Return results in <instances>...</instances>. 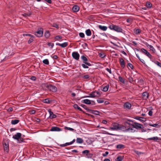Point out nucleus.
<instances>
[{
    "label": "nucleus",
    "mask_w": 161,
    "mask_h": 161,
    "mask_svg": "<svg viewBox=\"0 0 161 161\" xmlns=\"http://www.w3.org/2000/svg\"><path fill=\"white\" fill-rule=\"evenodd\" d=\"M108 28L112 30H114L117 32H121L125 34L122 28L120 26L112 24L109 26Z\"/></svg>",
    "instance_id": "obj_1"
},
{
    "label": "nucleus",
    "mask_w": 161,
    "mask_h": 161,
    "mask_svg": "<svg viewBox=\"0 0 161 161\" xmlns=\"http://www.w3.org/2000/svg\"><path fill=\"white\" fill-rule=\"evenodd\" d=\"M81 58L83 61V64H81V66L84 69H88V66H91L92 64L90 63L87 62V58L84 55H82L81 57Z\"/></svg>",
    "instance_id": "obj_2"
},
{
    "label": "nucleus",
    "mask_w": 161,
    "mask_h": 161,
    "mask_svg": "<svg viewBox=\"0 0 161 161\" xmlns=\"http://www.w3.org/2000/svg\"><path fill=\"white\" fill-rule=\"evenodd\" d=\"M119 130H122L125 132H133L134 129L133 128L130 127L127 128L126 126L121 125H119Z\"/></svg>",
    "instance_id": "obj_3"
},
{
    "label": "nucleus",
    "mask_w": 161,
    "mask_h": 161,
    "mask_svg": "<svg viewBox=\"0 0 161 161\" xmlns=\"http://www.w3.org/2000/svg\"><path fill=\"white\" fill-rule=\"evenodd\" d=\"M21 134L20 133H17L13 136V138L17 140L18 143H20L23 142V139L21 137Z\"/></svg>",
    "instance_id": "obj_4"
},
{
    "label": "nucleus",
    "mask_w": 161,
    "mask_h": 161,
    "mask_svg": "<svg viewBox=\"0 0 161 161\" xmlns=\"http://www.w3.org/2000/svg\"><path fill=\"white\" fill-rule=\"evenodd\" d=\"M134 122L131 119H128L125 122V125L126 126L127 128H129L130 127H131V126L133 127Z\"/></svg>",
    "instance_id": "obj_5"
},
{
    "label": "nucleus",
    "mask_w": 161,
    "mask_h": 161,
    "mask_svg": "<svg viewBox=\"0 0 161 161\" xmlns=\"http://www.w3.org/2000/svg\"><path fill=\"white\" fill-rule=\"evenodd\" d=\"M82 153L85 155V157L87 158H91L93 156V154L89 153L88 150H85L82 151Z\"/></svg>",
    "instance_id": "obj_6"
},
{
    "label": "nucleus",
    "mask_w": 161,
    "mask_h": 161,
    "mask_svg": "<svg viewBox=\"0 0 161 161\" xmlns=\"http://www.w3.org/2000/svg\"><path fill=\"white\" fill-rule=\"evenodd\" d=\"M47 87L50 91L53 92H56L57 91V88L55 86L52 85H49L47 86Z\"/></svg>",
    "instance_id": "obj_7"
},
{
    "label": "nucleus",
    "mask_w": 161,
    "mask_h": 161,
    "mask_svg": "<svg viewBox=\"0 0 161 161\" xmlns=\"http://www.w3.org/2000/svg\"><path fill=\"white\" fill-rule=\"evenodd\" d=\"M3 54H8L9 56H12L14 54L13 52L10 51L9 49L5 48L3 51Z\"/></svg>",
    "instance_id": "obj_8"
},
{
    "label": "nucleus",
    "mask_w": 161,
    "mask_h": 161,
    "mask_svg": "<svg viewBox=\"0 0 161 161\" xmlns=\"http://www.w3.org/2000/svg\"><path fill=\"white\" fill-rule=\"evenodd\" d=\"M144 126L143 125L138 123L137 122H134L133 127H132L134 130V128H135L137 129H141L143 128Z\"/></svg>",
    "instance_id": "obj_9"
},
{
    "label": "nucleus",
    "mask_w": 161,
    "mask_h": 161,
    "mask_svg": "<svg viewBox=\"0 0 161 161\" xmlns=\"http://www.w3.org/2000/svg\"><path fill=\"white\" fill-rule=\"evenodd\" d=\"M43 34V31L42 29L38 30L37 31L35 32V35L37 37H42Z\"/></svg>",
    "instance_id": "obj_10"
},
{
    "label": "nucleus",
    "mask_w": 161,
    "mask_h": 161,
    "mask_svg": "<svg viewBox=\"0 0 161 161\" xmlns=\"http://www.w3.org/2000/svg\"><path fill=\"white\" fill-rule=\"evenodd\" d=\"M72 56L73 58L76 60H78L80 58V54L77 52H74L72 53Z\"/></svg>",
    "instance_id": "obj_11"
},
{
    "label": "nucleus",
    "mask_w": 161,
    "mask_h": 161,
    "mask_svg": "<svg viewBox=\"0 0 161 161\" xmlns=\"http://www.w3.org/2000/svg\"><path fill=\"white\" fill-rule=\"evenodd\" d=\"M141 51L143 53L146 55L149 58H151L152 55L146 50L144 48H142Z\"/></svg>",
    "instance_id": "obj_12"
},
{
    "label": "nucleus",
    "mask_w": 161,
    "mask_h": 161,
    "mask_svg": "<svg viewBox=\"0 0 161 161\" xmlns=\"http://www.w3.org/2000/svg\"><path fill=\"white\" fill-rule=\"evenodd\" d=\"M124 107L125 109H130L131 107V105L129 103L126 102L124 103Z\"/></svg>",
    "instance_id": "obj_13"
},
{
    "label": "nucleus",
    "mask_w": 161,
    "mask_h": 161,
    "mask_svg": "<svg viewBox=\"0 0 161 161\" xmlns=\"http://www.w3.org/2000/svg\"><path fill=\"white\" fill-rule=\"evenodd\" d=\"M48 112L50 114L49 117L50 119H52L55 118L57 117V116L55 114H53V113L51 111L50 109H49L48 110Z\"/></svg>",
    "instance_id": "obj_14"
},
{
    "label": "nucleus",
    "mask_w": 161,
    "mask_h": 161,
    "mask_svg": "<svg viewBox=\"0 0 161 161\" xmlns=\"http://www.w3.org/2000/svg\"><path fill=\"white\" fill-rule=\"evenodd\" d=\"M61 130L60 128L56 127L54 126L51 128L50 131H59Z\"/></svg>",
    "instance_id": "obj_15"
},
{
    "label": "nucleus",
    "mask_w": 161,
    "mask_h": 161,
    "mask_svg": "<svg viewBox=\"0 0 161 161\" xmlns=\"http://www.w3.org/2000/svg\"><path fill=\"white\" fill-rule=\"evenodd\" d=\"M119 125H114L112 127L110 128V129L113 130H119Z\"/></svg>",
    "instance_id": "obj_16"
},
{
    "label": "nucleus",
    "mask_w": 161,
    "mask_h": 161,
    "mask_svg": "<svg viewBox=\"0 0 161 161\" xmlns=\"http://www.w3.org/2000/svg\"><path fill=\"white\" fill-rule=\"evenodd\" d=\"M81 102L82 103H83L87 104H91V100H90L88 99L82 100L81 101Z\"/></svg>",
    "instance_id": "obj_17"
},
{
    "label": "nucleus",
    "mask_w": 161,
    "mask_h": 161,
    "mask_svg": "<svg viewBox=\"0 0 161 161\" xmlns=\"http://www.w3.org/2000/svg\"><path fill=\"white\" fill-rule=\"evenodd\" d=\"M142 96L144 99H147L148 98L149 94L147 92H144L142 93Z\"/></svg>",
    "instance_id": "obj_18"
},
{
    "label": "nucleus",
    "mask_w": 161,
    "mask_h": 161,
    "mask_svg": "<svg viewBox=\"0 0 161 161\" xmlns=\"http://www.w3.org/2000/svg\"><path fill=\"white\" fill-rule=\"evenodd\" d=\"M79 8L77 5L74 6L72 8V10L74 12H77L79 10Z\"/></svg>",
    "instance_id": "obj_19"
},
{
    "label": "nucleus",
    "mask_w": 161,
    "mask_h": 161,
    "mask_svg": "<svg viewBox=\"0 0 161 161\" xmlns=\"http://www.w3.org/2000/svg\"><path fill=\"white\" fill-rule=\"evenodd\" d=\"M135 119L141 122H144L145 121V119L143 117L137 116L135 117Z\"/></svg>",
    "instance_id": "obj_20"
},
{
    "label": "nucleus",
    "mask_w": 161,
    "mask_h": 161,
    "mask_svg": "<svg viewBox=\"0 0 161 161\" xmlns=\"http://www.w3.org/2000/svg\"><path fill=\"white\" fill-rule=\"evenodd\" d=\"M109 87V85H107L106 86H104L103 88H101V90L103 92H106L108 90Z\"/></svg>",
    "instance_id": "obj_21"
},
{
    "label": "nucleus",
    "mask_w": 161,
    "mask_h": 161,
    "mask_svg": "<svg viewBox=\"0 0 161 161\" xmlns=\"http://www.w3.org/2000/svg\"><path fill=\"white\" fill-rule=\"evenodd\" d=\"M120 64L121 67L123 68H124L125 67V63L124 60L123 58H121L120 59Z\"/></svg>",
    "instance_id": "obj_22"
},
{
    "label": "nucleus",
    "mask_w": 161,
    "mask_h": 161,
    "mask_svg": "<svg viewBox=\"0 0 161 161\" xmlns=\"http://www.w3.org/2000/svg\"><path fill=\"white\" fill-rule=\"evenodd\" d=\"M99 28L101 30L103 31H106L107 29V27L105 26H102V25H99L98 26Z\"/></svg>",
    "instance_id": "obj_23"
},
{
    "label": "nucleus",
    "mask_w": 161,
    "mask_h": 161,
    "mask_svg": "<svg viewBox=\"0 0 161 161\" xmlns=\"http://www.w3.org/2000/svg\"><path fill=\"white\" fill-rule=\"evenodd\" d=\"M19 121V120L17 119H12L11 121V123L12 124L15 125L18 124Z\"/></svg>",
    "instance_id": "obj_24"
},
{
    "label": "nucleus",
    "mask_w": 161,
    "mask_h": 161,
    "mask_svg": "<svg viewBox=\"0 0 161 161\" xmlns=\"http://www.w3.org/2000/svg\"><path fill=\"white\" fill-rule=\"evenodd\" d=\"M134 32L136 35H138L141 32V30L139 29H135L133 30Z\"/></svg>",
    "instance_id": "obj_25"
},
{
    "label": "nucleus",
    "mask_w": 161,
    "mask_h": 161,
    "mask_svg": "<svg viewBox=\"0 0 161 161\" xmlns=\"http://www.w3.org/2000/svg\"><path fill=\"white\" fill-rule=\"evenodd\" d=\"M4 149L5 151L6 152H8V144L6 143H5L3 145Z\"/></svg>",
    "instance_id": "obj_26"
},
{
    "label": "nucleus",
    "mask_w": 161,
    "mask_h": 161,
    "mask_svg": "<svg viewBox=\"0 0 161 161\" xmlns=\"http://www.w3.org/2000/svg\"><path fill=\"white\" fill-rule=\"evenodd\" d=\"M146 45L147 47L149 48L151 50L154 52L155 51V49L152 45H150L148 44L147 43V44Z\"/></svg>",
    "instance_id": "obj_27"
},
{
    "label": "nucleus",
    "mask_w": 161,
    "mask_h": 161,
    "mask_svg": "<svg viewBox=\"0 0 161 161\" xmlns=\"http://www.w3.org/2000/svg\"><path fill=\"white\" fill-rule=\"evenodd\" d=\"M86 35L88 36H90L92 34V32L90 29L86 30L85 31Z\"/></svg>",
    "instance_id": "obj_28"
},
{
    "label": "nucleus",
    "mask_w": 161,
    "mask_h": 161,
    "mask_svg": "<svg viewBox=\"0 0 161 161\" xmlns=\"http://www.w3.org/2000/svg\"><path fill=\"white\" fill-rule=\"evenodd\" d=\"M146 6L147 8H150L152 7V5L150 2L147 1L146 3Z\"/></svg>",
    "instance_id": "obj_29"
},
{
    "label": "nucleus",
    "mask_w": 161,
    "mask_h": 161,
    "mask_svg": "<svg viewBox=\"0 0 161 161\" xmlns=\"http://www.w3.org/2000/svg\"><path fill=\"white\" fill-rule=\"evenodd\" d=\"M125 145L122 144H118L116 146V148L119 149L124 148H125Z\"/></svg>",
    "instance_id": "obj_30"
},
{
    "label": "nucleus",
    "mask_w": 161,
    "mask_h": 161,
    "mask_svg": "<svg viewBox=\"0 0 161 161\" xmlns=\"http://www.w3.org/2000/svg\"><path fill=\"white\" fill-rule=\"evenodd\" d=\"M76 142L77 143L81 144L83 143V140L81 138H77L76 140Z\"/></svg>",
    "instance_id": "obj_31"
},
{
    "label": "nucleus",
    "mask_w": 161,
    "mask_h": 161,
    "mask_svg": "<svg viewBox=\"0 0 161 161\" xmlns=\"http://www.w3.org/2000/svg\"><path fill=\"white\" fill-rule=\"evenodd\" d=\"M73 107L77 109L78 110L80 111H83V110L80 107H79L77 104H75L74 105Z\"/></svg>",
    "instance_id": "obj_32"
},
{
    "label": "nucleus",
    "mask_w": 161,
    "mask_h": 161,
    "mask_svg": "<svg viewBox=\"0 0 161 161\" xmlns=\"http://www.w3.org/2000/svg\"><path fill=\"white\" fill-rule=\"evenodd\" d=\"M44 35L46 38H48L50 36V34L49 32L48 31H47L45 32Z\"/></svg>",
    "instance_id": "obj_33"
},
{
    "label": "nucleus",
    "mask_w": 161,
    "mask_h": 161,
    "mask_svg": "<svg viewBox=\"0 0 161 161\" xmlns=\"http://www.w3.org/2000/svg\"><path fill=\"white\" fill-rule=\"evenodd\" d=\"M68 43L67 42H65L61 44L60 46L64 48L66 47L68 45Z\"/></svg>",
    "instance_id": "obj_34"
},
{
    "label": "nucleus",
    "mask_w": 161,
    "mask_h": 161,
    "mask_svg": "<svg viewBox=\"0 0 161 161\" xmlns=\"http://www.w3.org/2000/svg\"><path fill=\"white\" fill-rule=\"evenodd\" d=\"M148 139L150 140H153L156 141H157L159 139L158 137L157 136L150 138Z\"/></svg>",
    "instance_id": "obj_35"
},
{
    "label": "nucleus",
    "mask_w": 161,
    "mask_h": 161,
    "mask_svg": "<svg viewBox=\"0 0 161 161\" xmlns=\"http://www.w3.org/2000/svg\"><path fill=\"white\" fill-rule=\"evenodd\" d=\"M51 102L49 99L46 98L43 100V102L46 103H49Z\"/></svg>",
    "instance_id": "obj_36"
},
{
    "label": "nucleus",
    "mask_w": 161,
    "mask_h": 161,
    "mask_svg": "<svg viewBox=\"0 0 161 161\" xmlns=\"http://www.w3.org/2000/svg\"><path fill=\"white\" fill-rule=\"evenodd\" d=\"M123 159V157L121 156H118L116 159V161H122Z\"/></svg>",
    "instance_id": "obj_37"
},
{
    "label": "nucleus",
    "mask_w": 161,
    "mask_h": 161,
    "mask_svg": "<svg viewBox=\"0 0 161 161\" xmlns=\"http://www.w3.org/2000/svg\"><path fill=\"white\" fill-rule=\"evenodd\" d=\"M97 102L99 103H103L104 102V100L101 98L97 99Z\"/></svg>",
    "instance_id": "obj_38"
},
{
    "label": "nucleus",
    "mask_w": 161,
    "mask_h": 161,
    "mask_svg": "<svg viewBox=\"0 0 161 161\" xmlns=\"http://www.w3.org/2000/svg\"><path fill=\"white\" fill-rule=\"evenodd\" d=\"M62 38V37L60 36H56L55 37L54 39L56 41H60V40Z\"/></svg>",
    "instance_id": "obj_39"
},
{
    "label": "nucleus",
    "mask_w": 161,
    "mask_h": 161,
    "mask_svg": "<svg viewBox=\"0 0 161 161\" xmlns=\"http://www.w3.org/2000/svg\"><path fill=\"white\" fill-rule=\"evenodd\" d=\"M42 62L43 63L47 64L48 65L49 64V62L48 59H45L43 60Z\"/></svg>",
    "instance_id": "obj_40"
},
{
    "label": "nucleus",
    "mask_w": 161,
    "mask_h": 161,
    "mask_svg": "<svg viewBox=\"0 0 161 161\" xmlns=\"http://www.w3.org/2000/svg\"><path fill=\"white\" fill-rule=\"evenodd\" d=\"M119 81L121 82L122 83H124L125 82V80L122 78V77H121L120 76H119Z\"/></svg>",
    "instance_id": "obj_41"
},
{
    "label": "nucleus",
    "mask_w": 161,
    "mask_h": 161,
    "mask_svg": "<svg viewBox=\"0 0 161 161\" xmlns=\"http://www.w3.org/2000/svg\"><path fill=\"white\" fill-rule=\"evenodd\" d=\"M34 38V36L31 37L28 42V44H30L33 41V39Z\"/></svg>",
    "instance_id": "obj_42"
},
{
    "label": "nucleus",
    "mask_w": 161,
    "mask_h": 161,
    "mask_svg": "<svg viewBox=\"0 0 161 161\" xmlns=\"http://www.w3.org/2000/svg\"><path fill=\"white\" fill-rule=\"evenodd\" d=\"M149 125L152 127H157L158 126V124H149Z\"/></svg>",
    "instance_id": "obj_43"
},
{
    "label": "nucleus",
    "mask_w": 161,
    "mask_h": 161,
    "mask_svg": "<svg viewBox=\"0 0 161 161\" xmlns=\"http://www.w3.org/2000/svg\"><path fill=\"white\" fill-rule=\"evenodd\" d=\"M154 63L156 64L159 67L161 68V63H160V62H159L158 61H155L154 62Z\"/></svg>",
    "instance_id": "obj_44"
},
{
    "label": "nucleus",
    "mask_w": 161,
    "mask_h": 161,
    "mask_svg": "<svg viewBox=\"0 0 161 161\" xmlns=\"http://www.w3.org/2000/svg\"><path fill=\"white\" fill-rule=\"evenodd\" d=\"M90 96L91 97L94 98L95 97L97 96L95 94L94 92H92L91 94H90Z\"/></svg>",
    "instance_id": "obj_45"
},
{
    "label": "nucleus",
    "mask_w": 161,
    "mask_h": 161,
    "mask_svg": "<svg viewBox=\"0 0 161 161\" xmlns=\"http://www.w3.org/2000/svg\"><path fill=\"white\" fill-rule=\"evenodd\" d=\"M64 128L65 129L69 130L71 131H73L74 130V129L68 127H65Z\"/></svg>",
    "instance_id": "obj_46"
},
{
    "label": "nucleus",
    "mask_w": 161,
    "mask_h": 161,
    "mask_svg": "<svg viewBox=\"0 0 161 161\" xmlns=\"http://www.w3.org/2000/svg\"><path fill=\"white\" fill-rule=\"evenodd\" d=\"M23 35V36H30L31 37L34 36L30 34H24Z\"/></svg>",
    "instance_id": "obj_47"
},
{
    "label": "nucleus",
    "mask_w": 161,
    "mask_h": 161,
    "mask_svg": "<svg viewBox=\"0 0 161 161\" xmlns=\"http://www.w3.org/2000/svg\"><path fill=\"white\" fill-rule=\"evenodd\" d=\"M99 56L101 58H103L105 56V55L103 53H100L99 54Z\"/></svg>",
    "instance_id": "obj_48"
},
{
    "label": "nucleus",
    "mask_w": 161,
    "mask_h": 161,
    "mask_svg": "<svg viewBox=\"0 0 161 161\" xmlns=\"http://www.w3.org/2000/svg\"><path fill=\"white\" fill-rule=\"evenodd\" d=\"M79 36L81 38H84L85 37V34L83 33L80 32L79 34Z\"/></svg>",
    "instance_id": "obj_49"
},
{
    "label": "nucleus",
    "mask_w": 161,
    "mask_h": 161,
    "mask_svg": "<svg viewBox=\"0 0 161 161\" xmlns=\"http://www.w3.org/2000/svg\"><path fill=\"white\" fill-rule=\"evenodd\" d=\"M128 66L130 67L131 69H133L134 68V67L132 64L130 63H128Z\"/></svg>",
    "instance_id": "obj_50"
},
{
    "label": "nucleus",
    "mask_w": 161,
    "mask_h": 161,
    "mask_svg": "<svg viewBox=\"0 0 161 161\" xmlns=\"http://www.w3.org/2000/svg\"><path fill=\"white\" fill-rule=\"evenodd\" d=\"M99 113L100 112L99 111L94 110V114H94L97 115H99Z\"/></svg>",
    "instance_id": "obj_51"
},
{
    "label": "nucleus",
    "mask_w": 161,
    "mask_h": 161,
    "mask_svg": "<svg viewBox=\"0 0 161 161\" xmlns=\"http://www.w3.org/2000/svg\"><path fill=\"white\" fill-rule=\"evenodd\" d=\"M47 45L49 46H51V48H52L53 47L54 44L53 43L48 42L47 44Z\"/></svg>",
    "instance_id": "obj_52"
},
{
    "label": "nucleus",
    "mask_w": 161,
    "mask_h": 161,
    "mask_svg": "<svg viewBox=\"0 0 161 161\" xmlns=\"http://www.w3.org/2000/svg\"><path fill=\"white\" fill-rule=\"evenodd\" d=\"M52 26L53 27H54L57 28V29L59 28L58 25L56 23H54L53 24Z\"/></svg>",
    "instance_id": "obj_53"
},
{
    "label": "nucleus",
    "mask_w": 161,
    "mask_h": 161,
    "mask_svg": "<svg viewBox=\"0 0 161 161\" xmlns=\"http://www.w3.org/2000/svg\"><path fill=\"white\" fill-rule=\"evenodd\" d=\"M68 142H66L64 144H60V146L61 147H64L68 145Z\"/></svg>",
    "instance_id": "obj_54"
},
{
    "label": "nucleus",
    "mask_w": 161,
    "mask_h": 161,
    "mask_svg": "<svg viewBox=\"0 0 161 161\" xmlns=\"http://www.w3.org/2000/svg\"><path fill=\"white\" fill-rule=\"evenodd\" d=\"M132 20L130 18H129L127 19L126 20V21L128 23H131L132 22Z\"/></svg>",
    "instance_id": "obj_55"
},
{
    "label": "nucleus",
    "mask_w": 161,
    "mask_h": 161,
    "mask_svg": "<svg viewBox=\"0 0 161 161\" xmlns=\"http://www.w3.org/2000/svg\"><path fill=\"white\" fill-rule=\"evenodd\" d=\"M153 74L155 75L156 76H160V75L158 73V72H153Z\"/></svg>",
    "instance_id": "obj_56"
},
{
    "label": "nucleus",
    "mask_w": 161,
    "mask_h": 161,
    "mask_svg": "<svg viewBox=\"0 0 161 161\" xmlns=\"http://www.w3.org/2000/svg\"><path fill=\"white\" fill-rule=\"evenodd\" d=\"M108 152L106 151L105 153L103 154V156L104 157L106 156L108 154Z\"/></svg>",
    "instance_id": "obj_57"
},
{
    "label": "nucleus",
    "mask_w": 161,
    "mask_h": 161,
    "mask_svg": "<svg viewBox=\"0 0 161 161\" xmlns=\"http://www.w3.org/2000/svg\"><path fill=\"white\" fill-rule=\"evenodd\" d=\"M30 79L32 80L35 81L36 80V78L35 76H32L31 77Z\"/></svg>",
    "instance_id": "obj_58"
},
{
    "label": "nucleus",
    "mask_w": 161,
    "mask_h": 161,
    "mask_svg": "<svg viewBox=\"0 0 161 161\" xmlns=\"http://www.w3.org/2000/svg\"><path fill=\"white\" fill-rule=\"evenodd\" d=\"M106 70L108 71L110 74H112V72L111 69H109L108 68H107L106 69Z\"/></svg>",
    "instance_id": "obj_59"
},
{
    "label": "nucleus",
    "mask_w": 161,
    "mask_h": 161,
    "mask_svg": "<svg viewBox=\"0 0 161 161\" xmlns=\"http://www.w3.org/2000/svg\"><path fill=\"white\" fill-rule=\"evenodd\" d=\"M13 110V109L11 107H10L8 109H7V111H8V112H12Z\"/></svg>",
    "instance_id": "obj_60"
},
{
    "label": "nucleus",
    "mask_w": 161,
    "mask_h": 161,
    "mask_svg": "<svg viewBox=\"0 0 161 161\" xmlns=\"http://www.w3.org/2000/svg\"><path fill=\"white\" fill-rule=\"evenodd\" d=\"M153 112L151 110H150L149 111L148 113V114L149 116H152L153 115Z\"/></svg>",
    "instance_id": "obj_61"
},
{
    "label": "nucleus",
    "mask_w": 161,
    "mask_h": 161,
    "mask_svg": "<svg viewBox=\"0 0 161 161\" xmlns=\"http://www.w3.org/2000/svg\"><path fill=\"white\" fill-rule=\"evenodd\" d=\"M89 76L88 75H86L84 76L83 78L85 79H88L89 78Z\"/></svg>",
    "instance_id": "obj_62"
},
{
    "label": "nucleus",
    "mask_w": 161,
    "mask_h": 161,
    "mask_svg": "<svg viewBox=\"0 0 161 161\" xmlns=\"http://www.w3.org/2000/svg\"><path fill=\"white\" fill-rule=\"evenodd\" d=\"M96 95L97 96V95H98L99 96L101 95V94L98 92L95 91L94 92Z\"/></svg>",
    "instance_id": "obj_63"
},
{
    "label": "nucleus",
    "mask_w": 161,
    "mask_h": 161,
    "mask_svg": "<svg viewBox=\"0 0 161 161\" xmlns=\"http://www.w3.org/2000/svg\"><path fill=\"white\" fill-rule=\"evenodd\" d=\"M80 106L81 107H82V108H84L85 109L87 107L86 105H85L84 104H81L80 105Z\"/></svg>",
    "instance_id": "obj_64"
}]
</instances>
